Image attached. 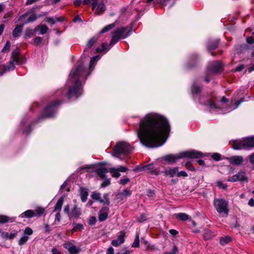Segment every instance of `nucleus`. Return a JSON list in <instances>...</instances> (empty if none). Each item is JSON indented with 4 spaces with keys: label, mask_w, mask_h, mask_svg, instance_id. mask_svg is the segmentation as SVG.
I'll use <instances>...</instances> for the list:
<instances>
[{
    "label": "nucleus",
    "mask_w": 254,
    "mask_h": 254,
    "mask_svg": "<svg viewBox=\"0 0 254 254\" xmlns=\"http://www.w3.org/2000/svg\"><path fill=\"white\" fill-rule=\"evenodd\" d=\"M170 130V127L165 118L155 113H149L140 121L136 133L142 144L153 148L163 145Z\"/></svg>",
    "instance_id": "obj_1"
},
{
    "label": "nucleus",
    "mask_w": 254,
    "mask_h": 254,
    "mask_svg": "<svg viewBox=\"0 0 254 254\" xmlns=\"http://www.w3.org/2000/svg\"><path fill=\"white\" fill-rule=\"evenodd\" d=\"M87 74L86 68L84 67L82 65H78L73 72H71L70 74V80L73 84V85L68 90L67 96L69 98L72 97L77 98L82 94L81 83L79 79V78L86 76Z\"/></svg>",
    "instance_id": "obj_2"
},
{
    "label": "nucleus",
    "mask_w": 254,
    "mask_h": 254,
    "mask_svg": "<svg viewBox=\"0 0 254 254\" xmlns=\"http://www.w3.org/2000/svg\"><path fill=\"white\" fill-rule=\"evenodd\" d=\"M132 149L133 147L128 143L121 141L118 142L114 146L111 154L113 156L119 158L121 160L124 159L121 157L122 155L128 159L129 154H131Z\"/></svg>",
    "instance_id": "obj_3"
},
{
    "label": "nucleus",
    "mask_w": 254,
    "mask_h": 254,
    "mask_svg": "<svg viewBox=\"0 0 254 254\" xmlns=\"http://www.w3.org/2000/svg\"><path fill=\"white\" fill-rule=\"evenodd\" d=\"M200 152L195 150H190L180 153L178 154H169L163 157L165 161L169 163H175L177 160L184 157L189 158H199L202 157Z\"/></svg>",
    "instance_id": "obj_4"
},
{
    "label": "nucleus",
    "mask_w": 254,
    "mask_h": 254,
    "mask_svg": "<svg viewBox=\"0 0 254 254\" xmlns=\"http://www.w3.org/2000/svg\"><path fill=\"white\" fill-rule=\"evenodd\" d=\"M254 146V137L243 138L233 142L232 147L234 149H249Z\"/></svg>",
    "instance_id": "obj_5"
},
{
    "label": "nucleus",
    "mask_w": 254,
    "mask_h": 254,
    "mask_svg": "<svg viewBox=\"0 0 254 254\" xmlns=\"http://www.w3.org/2000/svg\"><path fill=\"white\" fill-rule=\"evenodd\" d=\"M127 30V27H121L112 32V38L110 41V45H113L117 43L121 39H125L131 33L132 30H129L127 34H125Z\"/></svg>",
    "instance_id": "obj_6"
},
{
    "label": "nucleus",
    "mask_w": 254,
    "mask_h": 254,
    "mask_svg": "<svg viewBox=\"0 0 254 254\" xmlns=\"http://www.w3.org/2000/svg\"><path fill=\"white\" fill-rule=\"evenodd\" d=\"M214 205L219 213H224L226 215L228 214V204L224 199H215Z\"/></svg>",
    "instance_id": "obj_7"
},
{
    "label": "nucleus",
    "mask_w": 254,
    "mask_h": 254,
    "mask_svg": "<svg viewBox=\"0 0 254 254\" xmlns=\"http://www.w3.org/2000/svg\"><path fill=\"white\" fill-rule=\"evenodd\" d=\"M60 104L59 100H56L48 106L44 110L42 116L43 117H52L56 112L57 107Z\"/></svg>",
    "instance_id": "obj_8"
},
{
    "label": "nucleus",
    "mask_w": 254,
    "mask_h": 254,
    "mask_svg": "<svg viewBox=\"0 0 254 254\" xmlns=\"http://www.w3.org/2000/svg\"><path fill=\"white\" fill-rule=\"evenodd\" d=\"M223 70L222 64L219 61H215L210 64L207 69L209 73H218L222 72Z\"/></svg>",
    "instance_id": "obj_9"
},
{
    "label": "nucleus",
    "mask_w": 254,
    "mask_h": 254,
    "mask_svg": "<svg viewBox=\"0 0 254 254\" xmlns=\"http://www.w3.org/2000/svg\"><path fill=\"white\" fill-rule=\"evenodd\" d=\"M245 173L242 171L239 172L238 174L232 177H230L228 179V181L235 182L237 181H242L246 180Z\"/></svg>",
    "instance_id": "obj_10"
},
{
    "label": "nucleus",
    "mask_w": 254,
    "mask_h": 254,
    "mask_svg": "<svg viewBox=\"0 0 254 254\" xmlns=\"http://www.w3.org/2000/svg\"><path fill=\"white\" fill-rule=\"evenodd\" d=\"M64 247L68 250L70 254H78L81 251L79 247H77L70 242L65 243Z\"/></svg>",
    "instance_id": "obj_11"
},
{
    "label": "nucleus",
    "mask_w": 254,
    "mask_h": 254,
    "mask_svg": "<svg viewBox=\"0 0 254 254\" xmlns=\"http://www.w3.org/2000/svg\"><path fill=\"white\" fill-rule=\"evenodd\" d=\"M97 38L94 37L91 38L87 42L85 49L83 52V55L87 56L89 53L91 52V48L94 44L97 42Z\"/></svg>",
    "instance_id": "obj_12"
},
{
    "label": "nucleus",
    "mask_w": 254,
    "mask_h": 254,
    "mask_svg": "<svg viewBox=\"0 0 254 254\" xmlns=\"http://www.w3.org/2000/svg\"><path fill=\"white\" fill-rule=\"evenodd\" d=\"M109 212V208L107 207H103L99 211V220L100 222L105 220L108 216Z\"/></svg>",
    "instance_id": "obj_13"
},
{
    "label": "nucleus",
    "mask_w": 254,
    "mask_h": 254,
    "mask_svg": "<svg viewBox=\"0 0 254 254\" xmlns=\"http://www.w3.org/2000/svg\"><path fill=\"white\" fill-rule=\"evenodd\" d=\"M81 214L80 208L78 207L76 205H75L72 208L71 211L69 214V217L71 218H77Z\"/></svg>",
    "instance_id": "obj_14"
},
{
    "label": "nucleus",
    "mask_w": 254,
    "mask_h": 254,
    "mask_svg": "<svg viewBox=\"0 0 254 254\" xmlns=\"http://www.w3.org/2000/svg\"><path fill=\"white\" fill-rule=\"evenodd\" d=\"M229 162L234 165H239L243 162V158L241 156H232L229 159Z\"/></svg>",
    "instance_id": "obj_15"
},
{
    "label": "nucleus",
    "mask_w": 254,
    "mask_h": 254,
    "mask_svg": "<svg viewBox=\"0 0 254 254\" xmlns=\"http://www.w3.org/2000/svg\"><path fill=\"white\" fill-rule=\"evenodd\" d=\"M124 241V234L122 232L121 234L118 236L117 239L112 241V245L114 247H118L120 245L123 244Z\"/></svg>",
    "instance_id": "obj_16"
},
{
    "label": "nucleus",
    "mask_w": 254,
    "mask_h": 254,
    "mask_svg": "<svg viewBox=\"0 0 254 254\" xmlns=\"http://www.w3.org/2000/svg\"><path fill=\"white\" fill-rule=\"evenodd\" d=\"M179 171L178 167H175L174 168L166 169L164 172L166 176H169L170 178L174 177Z\"/></svg>",
    "instance_id": "obj_17"
},
{
    "label": "nucleus",
    "mask_w": 254,
    "mask_h": 254,
    "mask_svg": "<svg viewBox=\"0 0 254 254\" xmlns=\"http://www.w3.org/2000/svg\"><path fill=\"white\" fill-rule=\"evenodd\" d=\"M81 201L83 202L87 200L88 192L87 190L85 188L80 187L79 189Z\"/></svg>",
    "instance_id": "obj_18"
},
{
    "label": "nucleus",
    "mask_w": 254,
    "mask_h": 254,
    "mask_svg": "<svg viewBox=\"0 0 254 254\" xmlns=\"http://www.w3.org/2000/svg\"><path fill=\"white\" fill-rule=\"evenodd\" d=\"M105 4L103 1H101L99 3H98L96 6L95 13L98 15L100 14L105 11Z\"/></svg>",
    "instance_id": "obj_19"
},
{
    "label": "nucleus",
    "mask_w": 254,
    "mask_h": 254,
    "mask_svg": "<svg viewBox=\"0 0 254 254\" xmlns=\"http://www.w3.org/2000/svg\"><path fill=\"white\" fill-rule=\"evenodd\" d=\"M24 24L17 25L12 32V35L14 37H18L22 31Z\"/></svg>",
    "instance_id": "obj_20"
},
{
    "label": "nucleus",
    "mask_w": 254,
    "mask_h": 254,
    "mask_svg": "<svg viewBox=\"0 0 254 254\" xmlns=\"http://www.w3.org/2000/svg\"><path fill=\"white\" fill-rule=\"evenodd\" d=\"M35 216V212L34 210H27L24 212L23 213H21L19 217L21 218H32L33 217Z\"/></svg>",
    "instance_id": "obj_21"
},
{
    "label": "nucleus",
    "mask_w": 254,
    "mask_h": 254,
    "mask_svg": "<svg viewBox=\"0 0 254 254\" xmlns=\"http://www.w3.org/2000/svg\"><path fill=\"white\" fill-rule=\"evenodd\" d=\"M101 1L102 0H83L82 2L85 5L91 3L92 9H94L96 7L98 3Z\"/></svg>",
    "instance_id": "obj_22"
},
{
    "label": "nucleus",
    "mask_w": 254,
    "mask_h": 254,
    "mask_svg": "<svg viewBox=\"0 0 254 254\" xmlns=\"http://www.w3.org/2000/svg\"><path fill=\"white\" fill-rule=\"evenodd\" d=\"M48 30V27L44 24L39 25L37 26L34 29V31H40L41 34L43 35L47 33Z\"/></svg>",
    "instance_id": "obj_23"
},
{
    "label": "nucleus",
    "mask_w": 254,
    "mask_h": 254,
    "mask_svg": "<svg viewBox=\"0 0 254 254\" xmlns=\"http://www.w3.org/2000/svg\"><path fill=\"white\" fill-rule=\"evenodd\" d=\"M99 59L100 57L99 56L93 57L91 59L89 67V69L91 71L93 70L96 62L99 60Z\"/></svg>",
    "instance_id": "obj_24"
},
{
    "label": "nucleus",
    "mask_w": 254,
    "mask_h": 254,
    "mask_svg": "<svg viewBox=\"0 0 254 254\" xmlns=\"http://www.w3.org/2000/svg\"><path fill=\"white\" fill-rule=\"evenodd\" d=\"M19 49L17 48L15 50H14L12 53V60L16 63H18L19 61Z\"/></svg>",
    "instance_id": "obj_25"
},
{
    "label": "nucleus",
    "mask_w": 254,
    "mask_h": 254,
    "mask_svg": "<svg viewBox=\"0 0 254 254\" xmlns=\"http://www.w3.org/2000/svg\"><path fill=\"white\" fill-rule=\"evenodd\" d=\"M108 171L107 168L105 167H101L97 169V173L98 175L102 179L106 177V174L108 173Z\"/></svg>",
    "instance_id": "obj_26"
},
{
    "label": "nucleus",
    "mask_w": 254,
    "mask_h": 254,
    "mask_svg": "<svg viewBox=\"0 0 254 254\" xmlns=\"http://www.w3.org/2000/svg\"><path fill=\"white\" fill-rule=\"evenodd\" d=\"M91 197L94 200L99 201L100 203L104 202V200L101 198V195L99 192H93L91 194Z\"/></svg>",
    "instance_id": "obj_27"
},
{
    "label": "nucleus",
    "mask_w": 254,
    "mask_h": 254,
    "mask_svg": "<svg viewBox=\"0 0 254 254\" xmlns=\"http://www.w3.org/2000/svg\"><path fill=\"white\" fill-rule=\"evenodd\" d=\"M63 202H64V197H61L58 200V202H57V203L55 206L54 210L55 212L60 211L61 210L62 205H63Z\"/></svg>",
    "instance_id": "obj_28"
},
{
    "label": "nucleus",
    "mask_w": 254,
    "mask_h": 254,
    "mask_svg": "<svg viewBox=\"0 0 254 254\" xmlns=\"http://www.w3.org/2000/svg\"><path fill=\"white\" fill-rule=\"evenodd\" d=\"M176 217L182 221H186L189 219L190 216L185 213H179L175 214Z\"/></svg>",
    "instance_id": "obj_29"
},
{
    "label": "nucleus",
    "mask_w": 254,
    "mask_h": 254,
    "mask_svg": "<svg viewBox=\"0 0 254 254\" xmlns=\"http://www.w3.org/2000/svg\"><path fill=\"white\" fill-rule=\"evenodd\" d=\"M14 221V218H10L5 215H0V223H4L8 221L13 222Z\"/></svg>",
    "instance_id": "obj_30"
},
{
    "label": "nucleus",
    "mask_w": 254,
    "mask_h": 254,
    "mask_svg": "<svg viewBox=\"0 0 254 254\" xmlns=\"http://www.w3.org/2000/svg\"><path fill=\"white\" fill-rule=\"evenodd\" d=\"M214 236V234L210 230H205L203 234V237L205 240L210 239Z\"/></svg>",
    "instance_id": "obj_31"
},
{
    "label": "nucleus",
    "mask_w": 254,
    "mask_h": 254,
    "mask_svg": "<svg viewBox=\"0 0 254 254\" xmlns=\"http://www.w3.org/2000/svg\"><path fill=\"white\" fill-rule=\"evenodd\" d=\"M109 172L112 174V176L116 178H118L120 176V173L115 168H111L109 169Z\"/></svg>",
    "instance_id": "obj_32"
},
{
    "label": "nucleus",
    "mask_w": 254,
    "mask_h": 254,
    "mask_svg": "<svg viewBox=\"0 0 254 254\" xmlns=\"http://www.w3.org/2000/svg\"><path fill=\"white\" fill-rule=\"evenodd\" d=\"M35 212V216H41L44 212V209L41 207H38L34 211Z\"/></svg>",
    "instance_id": "obj_33"
},
{
    "label": "nucleus",
    "mask_w": 254,
    "mask_h": 254,
    "mask_svg": "<svg viewBox=\"0 0 254 254\" xmlns=\"http://www.w3.org/2000/svg\"><path fill=\"white\" fill-rule=\"evenodd\" d=\"M231 240V238L229 236H225L222 237L220 239V243L222 245H225L230 242Z\"/></svg>",
    "instance_id": "obj_34"
},
{
    "label": "nucleus",
    "mask_w": 254,
    "mask_h": 254,
    "mask_svg": "<svg viewBox=\"0 0 254 254\" xmlns=\"http://www.w3.org/2000/svg\"><path fill=\"white\" fill-rule=\"evenodd\" d=\"M37 17L35 13H32L29 17L24 22V24L29 23L30 22H34L37 19Z\"/></svg>",
    "instance_id": "obj_35"
},
{
    "label": "nucleus",
    "mask_w": 254,
    "mask_h": 254,
    "mask_svg": "<svg viewBox=\"0 0 254 254\" xmlns=\"http://www.w3.org/2000/svg\"><path fill=\"white\" fill-rule=\"evenodd\" d=\"M35 31H34V30H33L29 29V28H27L25 31V34H24L25 38H27L31 37V36H32L34 35Z\"/></svg>",
    "instance_id": "obj_36"
},
{
    "label": "nucleus",
    "mask_w": 254,
    "mask_h": 254,
    "mask_svg": "<svg viewBox=\"0 0 254 254\" xmlns=\"http://www.w3.org/2000/svg\"><path fill=\"white\" fill-rule=\"evenodd\" d=\"M192 92L193 94H197L201 90V87L196 84H193L191 88Z\"/></svg>",
    "instance_id": "obj_37"
},
{
    "label": "nucleus",
    "mask_w": 254,
    "mask_h": 254,
    "mask_svg": "<svg viewBox=\"0 0 254 254\" xmlns=\"http://www.w3.org/2000/svg\"><path fill=\"white\" fill-rule=\"evenodd\" d=\"M115 24L114 23L109 24L105 27H104L100 31V33H104L105 32H106L110 30V29H112L113 27H114Z\"/></svg>",
    "instance_id": "obj_38"
},
{
    "label": "nucleus",
    "mask_w": 254,
    "mask_h": 254,
    "mask_svg": "<svg viewBox=\"0 0 254 254\" xmlns=\"http://www.w3.org/2000/svg\"><path fill=\"white\" fill-rule=\"evenodd\" d=\"M29 237L27 236L24 235L18 241V244L20 246L24 245L28 240Z\"/></svg>",
    "instance_id": "obj_39"
},
{
    "label": "nucleus",
    "mask_w": 254,
    "mask_h": 254,
    "mask_svg": "<svg viewBox=\"0 0 254 254\" xmlns=\"http://www.w3.org/2000/svg\"><path fill=\"white\" fill-rule=\"evenodd\" d=\"M11 44L9 41H6V44L2 50V52L6 53L9 51L10 48Z\"/></svg>",
    "instance_id": "obj_40"
},
{
    "label": "nucleus",
    "mask_w": 254,
    "mask_h": 254,
    "mask_svg": "<svg viewBox=\"0 0 254 254\" xmlns=\"http://www.w3.org/2000/svg\"><path fill=\"white\" fill-rule=\"evenodd\" d=\"M205 105L209 106L211 109H217L218 108L215 103L209 100L207 101Z\"/></svg>",
    "instance_id": "obj_41"
},
{
    "label": "nucleus",
    "mask_w": 254,
    "mask_h": 254,
    "mask_svg": "<svg viewBox=\"0 0 254 254\" xmlns=\"http://www.w3.org/2000/svg\"><path fill=\"white\" fill-rule=\"evenodd\" d=\"M219 41L216 40L214 42L212 45H209L207 47L208 50L210 51L217 48Z\"/></svg>",
    "instance_id": "obj_42"
},
{
    "label": "nucleus",
    "mask_w": 254,
    "mask_h": 254,
    "mask_svg": "<svg viewBox=\"0 0 254 254\" xmlns=\"http://www.w3.org/2000/svg\"><path fill=\"white\" fill-rule=\"evenodd\" d=\"M103 199L104 200V202L103 203L107 204V205H109L110 204V200L109 198V194L108 193H104L103 194Z\"/></svg>",
    "instance_id": "obj_43"
},
{
    "label": "nucleus",
    "mask_w": 254,
    "mask_h": 254,
    "mask_svg": "<svg viewBox=\"0 0 254 254\" xmlns=\"http://www.w3.org/2000/svg\"><path fill=\"white\" fill-rule=\"evenodd\" d=\"M139 246V235L136 234L135 239L132 245V247L134 248L138 247Z\"/></svg>",
    "instance_id": "obj_44"
},
{
    "label": "nucleus",
    "mask_w": 254,
    "mask_h": 254,
    "mask_svg": "<svg viewBox=\"0 0 254 254\" xmlns=\"http://www.w3.org/2000/svg\"><path fill=\"white\" fill-rule=\"evenodd\" d=\"M212 158L216 160V161H219L221 159V155L219 153H213L212 156Z\"/></svg>",
    "instance_id": "obj_45"
},
{
    "label": "nucleus",
    "mask_w": 254,
    "mask_h": 254,
    "mask_svg": "<svg viewBox=\"0 0 254 254\" xmlns=\"http://www.w3.org/2000/svg\"><path fill=\"white\" fill-rule=\"evenodd\" d=\"M105 51H106V45L104 44H102V48H97L96 49V51L97 53H100V52H102Z\"/></svg>",
    "instance_id": "obj_46"
},
{
    "label": "nucleus",
    "mask_w": 254,
    "mask_h": 254,
    "mask_svg": "<svg viewBox=\"0 0 254 254\" xmlns=\"http://www.w3.org/2000/svg\"><path fill=\"white\" fill-rule=\"evenodd\" d=\"M217 185L219 188L223 190H225L227 188V186L226 185L223 184L222 182L220 181L217 182Z\"/></svg>",
    "instance_id": "obj_47"
},
{
    "label": "nucleus",
    "mask_w": 254,
    "mask_h": 254,
    "mask_svg": "<svg viewBox=\"0 0 254 254\" xmlns=\"http://www.w3.org/2000/svg\"><path fill=\"white\" fill-rule=\"evenodd\" d=\"M185 166L187 169L190 171H193L194 170V168L193 167L192 164L190 163V162H187Z\"/></svg>",
    "instance_id": "obj_48"
},
{
    "label": "nucleus",
    "mask_w": 254,
    "mask_h": 254,
    "mask_svg": "<svg viewBox=\"0 0 254 254\" xmlns=\"http://www.w3.org/2000/svg\"><path fill=\"white\" fill-rule=\"evenodd\" d=\"M96 222V218L95 217H94V216L90 217L89 220V222H88L89 224L91 225H93L95 224Z\"/></svg>",
    "instance_id": "obj_49"
},
{
    "label": "nucleus",
    "mask_w": 254,
    "mask_h": 254,
    "mask_svg": "<svg viewBox=\"0 0 254 254\" xmlns=\"http://www.w3.org/2000/svg\"><path fill=\"white\" fill-rule=\"evenodd\" d=\"M33 233V230L29 227H27L24 230V235H31Z\"/></svg>",
    "instance_id": "obj_50"
},
{
    "label": "nucleus",
    "mask_w": 254,
    "mask_h": 254,
    "mask_svg": "<svg viewBox=\"0 0 254 254\" xmlns=\"http://www.w3.org/2000/svg\"><path fill=\"white\" fill-rule=\"evenodd\" d=\"M177 176L178 177H187L188 176V174L187 173L184 171H182L181 172H177Z\"/></svg>",
    "instance_id": "obj_51"
},
{
    "label": "nucleus",
    "mask_w": 254,
    "mask_h": 254,
    "mask_svg": "<svg viewBox=\"0 0 254 254\" xmlns=\"http://www.w3.org/2000/svg\"><path fill=\"white\" fill-rule=\"evenodd\" d=\"M9 70L10 67L9 66H5V65H4L3 70L1 71H0V76L2 75L4 73Z\"/></svg>",
    "instance_id": "obj_52"
},
{
    "label": "nucleus",
    "mask_w": 254,
    "mask_h": 254,
    "mask_svg": "<svg viewBox=\"0 0 254 254\" xmlns=\"http://www.w3.org/2000/svg\"><path fill=\"white\" fill-rule=\"evenodd\" d=\"M46 21L49 23H51L52 24H54L56 22L55 19L52 17H47L46 19Z\"/></svg>",
    "instance_id": "obj_53"
},
{
    "label": "nucleus",
    "mask_w": 254,
    "mask_h": 254,
    "mask_svg": "<svg viewBox=\"0 0 254 254\" xmlns=\"http://www.w3.org/2000/svg\"><path fill=\"white\" fill-rule=\"evenodd\" d=\"M117 169V170H118V171L119 172H127L128 171V168L126 167H124V166H120Z\"/></svg>",
    "instance_id": "obj_54"
},
{
    "label": "nucleus",
    "mask_w": 254,
    "mask_h": 254,
    "mask_svg": "<svg viewBox=\"0 0 254 254\" xmlns=\"http://www.w3.org/2000/svg\"><path fill=\"white\" fill-rule=\"evenodd\" d=\"M42 41V38L40 37H36L34 39V43L36 45L39 44Z\"/></svg>",
    "instance_id": "obj_55"
},
{
    "label": "nucleus",
    "mask_w": 254,
    "mask_h": 254,
    "mask_svg": "<svg viewBox=\"0 0 254 254\" xmlns=\"http://www.w3.org/2000/svg\"><path fill=\"white\" fill-rule=\"evenodd\" d=\"M120 184H122L123 185H125L126 184H127L128 182H129V179L128 178H124L123 179L120 180Z\"/></svg>",
    "instance_id": "obj_56"
},
{
    "label": "nucleus",
    "mask_w": 254,
    "mask_h": 254,
    "mask_svg": "<svg viewBox=\"0 0 254 254\" xmlns=\"http://www.w3.org/2000/svg\"><path fill=\"white\" fill-rule=\"evenodd\" d=\"M153 168V165L152 164H149L145 166L143 168V170H151Z\"/></svg>",
    "instance_id": "obj_57"
},
{
    "label": "nucleus",
    "mask_w": 254,
    "mask_h": 254,
    "mask_svg": "<svg viewBox=\"0 0 254 254\" xmlns=\"http://www.w3.org/2000/svg\"><path fill=\"white\" fill-rule=\"evenodd\" d=\"M30 13L29 12H27L26 13H25L24 14H22V15H21L18 19V21H23V19L26 17V16H27V15Z\"/></svg>",
    "instance_id": "obj_58"
},
{
    "label": "nucleus",
    "mask_w": 254,
    "mask_h": 254,
    "mask_svg": "<svg viewBox=\"0 0 254 254\" xmlns=\"http://www.w3.org/2000/svg\"><path fill=\"white\" fill-rule=\"evenodd\" d=\"M146 216L144 214H141L140 216L138 218V221L140 222H143L146 219Z\"/></svg>",
    "instance_id": "obj_59"
},
{
    "label": "nucleus",
    "mask_w": 254,
    "mask_h": 254,
    "mask_svg": "<svg viewBox=\"0 0 254 254\" xmlns=\"http://www.w3.org/2000/svg\"><path fill=\"white\" fill-rule=\"evenodd\" d=\"M9 234L6 232H2L1 233V236L4 239H9Z\"/></svg>",
    "instance_id": "obj_60"
},
{
    "label": "nucleus",
    "mask_w": 254,
    "mask_h": 254,
    "mask_svg": "<svg viewBox=\"0 0 254 254\" xmlns=\"http://www.w3.org/2000/svg\"><path fill=\"white\" fill-rule=\"evenodd\" d=\"M131 194V192L129 190H125L122 192V195L124 196H129Z\"/></svg>",
    "instance_id": "obj_61"
},
{
    "label": "nucleus",
    "mask_w": 254,
    "mask_h": 254,
    "mask_svg": "<svg viewBox=\"0 0 254 254\" xmlns=\"http://www.w3.org/2000/svg\"><path fill=\"white\" fill-rule=\"evenodd\" d=\"M110 184V181L109 180H105L102 184L101 187L104 188L108 186Z\"/></svg>",
    "instance_id": "obj_62"
},
{
    "label": "nucleus",
    "mask_w": 254,
    "mask_h": 254,
    "mask_svg": "<svg viewBox=\"0 0 254 254\" xmlns=\"http://www.w3.org/2000/svg\"><path fill=\"white\" fill-rule=\"evenodd\" d=\"M247 42L248 43L251 44L254 43V38L252 37H248L247 38Z\"/></svg>",
    "instance_id": "obj_63"
},
{
    "label": "nucleus",
    "mask_w": 254,
    "mask_h": 254,
    "mask_svg": "<svg viewBox=\"0 0 254 254\" xmlns=\"http://www.w3.org/2000/svg\"><path fill=\"white\" fill-rule=\"evenodd\" d=\"M114 254V249L110 247H109L107 252V254Z\"/></svg>",
    "instance_id": "obj_64"
}]
</instances>
